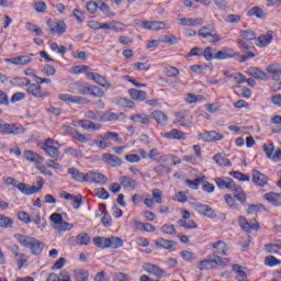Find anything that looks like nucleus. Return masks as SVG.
<instances>
[{
  "instance_id": "24",
  "label": "nucleus",
  "mask_w": 281,
  "mask_h": 281,
  "mask_svg": "<svg viewBox=\"0 0 281 281\" xmlns=\"http://www.w3.org/2000/svg\"><path fill=\"white\" fill-rule=\"evenodd\" d=\"M76 124L82 127L83 131H100V124H95L90 120H78Z\"/></svg>"
},
{
  "instance_id": "53",
  "label": "nucleus",
  "mask_w": 281,
  "mask_h": 281,
  "mask_svg": "<svg viewBox=\"0 0 281 281\" xmlns=\"http://www.w3.org/2000/svg\"><path fill=\"white\" fill-rule=\"evenodd\" d=\"M11 85H13V87H29L30 79L15 77L11 80Z\"/></svg>"
},
{
  "instance_id": "39",
  "label": "nucleus",
  "mask_w": 281,
  "mask_h": 281,
  "mask_svg": "<svg viewBox=\"0 0 281 281\" xmlns=\"http://www.w3.org/2000/svg\"><path fill=\"white\" fill-rule=\"evenodd\" d=\"M265 199L272 205H281V193H266Z\"/></svg>"
},
{
  "instance_id": "62",
  "label": "nucleus",
  "mask_w": 281,
  "mask_h": 281,
  "mask_svg": "<svg viewBox=\"0 0 281 281\" xmlns=\"http://www.w3.org/2000/svg\"><path fill=\"white\" fill-rule=\"evenodd\" d=\"M198 268L201 271H207L209 269H212V259L209 257V259L202 260L199 262Z\"/></svg>"
},
{
  "instance_id": "12",
  "label": "nucleus",
  "mask_w": 281,
  "mask_h": 281,
  "mask_svg": "<svg viewBox=\"0 0 281 281\" xmlns=\"http://www.w3.org/2000/svg\"><path fill=\"white\" fill-rule=\"evenodd\" d=\"M273 36H274L273 31H268L266 34L260 35L256 41L257 47H267L268 45H271V41H273Z\"/></svg>"
},
{
  "instance_id": "58",
  "label": "nucleus",
  "mask_w": 281,
  "mask_h": 281,
  "mask_svg": "<svg viewBox=\"0 0 281 281\" xmlns=\"http://www.w3.org/2000/svg\"><path fill=\"white\" fill-rule=\"evenodd\" d=\"M241 38H245L246 41H257L256 38V32L251 30H245L240 31Z\"/></svg>"
},
{
  "instance_id": "36",
  "label": "nucleus",
  "mask_w": 281,
  "mask_h": 281,
  "mask_svg": "<svg viewBox=\"0 0 281 281\" xmlns=\"http://www.w3.org/2000/svg\"><path fill=\"white\" fill-rule=\"evenodd\" d=\"M214 31V24H207L199 30L198 36H201L202 38H210V34H212Z\"/></svg>"
},
{
  "instance_id": "30",
  "label": "nucleus",
  "mask_w": 281,
  "mask_h": 281,
  "mask_svg": "<svg viewBox=\"0 0 281 281\" xmlns=\"http://www.w3.org/2000/svg\"><path fill=\"white\" fill-rule=\"evenodd\" d=\"M44 245L41 240L34 238L33 241L31 243V246L29 249H31L32 254H34V256H41V254H43V249H44Z\"/></svg>"
},
{
  "instance_id": "32",
  "label": "nucleus",
  "mask_w": 281,
  "mask_h": 281,
  "mask_svg": "<svg viewBox=\"0 0 281 281\" xmlns=\"http://www.w3.org/2000/svg\"><path fill=\"white\" fill-rule=\"evenodd\" d=\"M133 122H136L137 124H144L145 126H148L150 124V117L148 114H134L130 117Z\"/></svg>"
},
{
  "instance_id": "54",
  "label": "nucleus",
  "mask_w": 281,
  "mask_h": 281,
  "mask_svg": "<svg viewBox=\"0 0 281 281\" xmlns=\"http://www.w3.org/2000/svg\"><path fill=\"white\" fill-rule=\"evenodd\" d=\"M212 265H217L218 267H223V265H227L229 262L228 258H221L218 255L211 256Z\"/></svg>"
},
{
  "instance_id": "34",
  "label": "nucleus",
  "mask_w": 281,
  "mask_h": 281,
  "mask_svg": "<svg viewBox=\"0 0 281 281\" xmlns=\"http://www.w3.org/2000/svg\"><path fill=\"white\" fill-rule=\"evenodd\" d=\"M24 157H25L26 161H32L34 164H43V157H41V155H38L32 150H25Z\"/></svg>"
},
{
  "instance_id": "29",
  "label": "nucleus",
  "mask_w": 281,
  "mask_h": 281,
  "mask_svg": "<svg viewBox=\"0 0 281 281\" xmlns=\"http://www.w3.org/2000/svg\"><path fill=\"white\" fill-rule=\"evenodd\" d=\"M267 72L271 76L272 80L281 82V70L278 65H270L267 67Z\"/></svg>"
},
{
  "instance_id": "18",
  "label": "nucleus",
  "mask_w": 281,
  "mask_h": 281,
  "mask_svg": "<svg viewBox=\"0 0 281 281\" xmlns=\"http://www.w3.org/2000/svg\"><path fill=\"white\" fill-rule=\"evenodd\" d=\"M267 181H269V178L265 176L262 172L258 170L252 171V182L255 186H258L259 188H265L267 186Z\"/></svg>"
},
{
  "instance_id": "17",
  "label": "nucleus",
  "mask_w": 281,
  "mask_h": 281,
  "mask_svg": "<svg viewBox=\"0 0 281 281\" xmlns=\"http://www.w3.org/2000/svg\"><path fill=\"white\" fill-rule=\"evenodd\" d=\"M47 25L50 27V34H65L67 32V24L64 21H57L55 26L52 25V20L47 21Z\"/></svg>"
},
{
  "instance_id": "50",
  "label": "nucleus",
  "mask_w": 281,
  "mask_h": 281,
  "mask_svg": "<svg viewBox=\"0 0 281 281\" xmlns=\"http://www.w3.org/2000/svg\"><path fill=\"white\" fill-rule=\"evenodd\" d=\"M54 229H56V232H69L74 229V224H69L68 222H65V220H61L58 226H54Z\"/></svg>"
},
{
  "instance_id": "14",
  "label": "nucleus",
  "mask_w": 281,
  "mask_h": 281,
  "mask_svg": "<svg viewBox=\"0 0 281 281\" xmlns=\"http://www.w3.org/2000/svg\"><path fill=\"white\" fill-rule=\"evenodd\" d=\"M68 175H70L72 181H76L77 183L87 182V173L80 172L76 167L68 168Z\"/></svg>"
},
{
  "instance_id": "42",
  "label": "nucleus",
  "mask_w": 281,
  "mask_h": 281,
  "mask_svg": "<svg viewBox=\"0 0 281 281\" xmlns=\"http://www.w3.org/2000/svg\"><path fill=\"white\" fill-rule=\"evenodd\" d=\"M170 165H159L154 168V172L158 175V177H167V175H170Z\"/></svg>"
},
{
  "instance_id": "7",
  "label": "nucleus",
  "mask_w": 281,
  "mask_h": 281,
  "mask_svg": "<svg viewBox=\"0 0 281 281\" xmlns=\"http://www.w3.org/2000/svg\"><path fill=\"white\" fill-rule=\"evenodd\" d=\"M238 223L244 232H250L251 229L258 232L260 229V223L256 220L249 223L247 218L239 216Z\"/></svg>"
},
{
  "instance_id": "1",
  "label": "nucleus",
  "mask_w": 281,
  "mask_h": 281,
  "mask_svg": "<svg viewBox=\"0 0 281 281\" xmlns=\"http://www.w3.org/2000/svg\"><path fill=\"white\" fill-rule=\"evenodd\" d=\"M111 139L112 142H122L120 134L115 132H106L105 134L99 136V140H95V146L102 149L110 148Z\"/></svg>"
},
{
  "instance_id": "13",
  "label": "nucleus",
  "mask_w": 281,
  "mask_h": 281,
  "mask_svg": "<svg viewBox=\"0 0 281 281\" xmlns=\"http://www.w3.org/2000/svg\"><path fill=\"white\" fill-rule=\"evenodd\" d=\"M194 210H196L199 214H203V216H206L207 218H214V216H216L214 210L207 204L195 203Z\"/></svg>"
},
{
  "instance_id": "40",
  "label": "nucleus",
  "mask_w": 281,
  "mask_h": 281,
  "mask_svg": "<svg viewBox=\"0 0 281 281\" xmlns=\"http://www.w3.org/2000/svg\"><path fill=\"white\" fill-rule=\"evenodd\" d=\"M233 190H234V196L235 199H237V201H239V203H245V201H247V195L245 194L243 187H238L235 184Z\"/></svg>"
},
{
  "instance_id": "23",
  "label": "nucleus",
  "mask_w": 281,
  "mask_h": 281,
  "mask_svg": "<svg viewBox=\"0 0 281 281\" xmlns=\"http://www.w3.org/2000/svg\"><path fill=\"white\" fill-rule=\"evenodd\" d=\"M88 78L93 80L97 85L102 86L103 88L111 89V82L106 81V79L99 74L88 72Z\"/></svg>"
},
{
  "instance_id": "5",
  "label": "nucleus",
  "mask_w": 281,
  "mask_h": 281,
  "mask_svg": "<svg viewBox=\"0 0 281 281\" xmlns=\"http://www.w3.org/2000/svg\"><path fill=\"white\" fill-rule=\"evenodd\" d=\"M58 100L61 102H67L68 104H90L91 100L85 97H78L74 94L61 93L58 95Z\"/></svg>"
},
{
  "instance_id": "10",
  "label": "nucleus",
  "mask_w": 281,
  "mask_h": 281,
  "mask_svg": "<svg viewBox=\"0 0 281 281\" xmlns=\"http://www.w3.org/2000/svg\"><path fill=\"white\" fill-rule=\"evenodd\" d=\"M70 91H78L80 95H89V86L82 81H72L68 85Z\"/></svg>"
},
{
  "instance_id": "55",
  "label": "nucleus",
  "mask_w": 281,
  "mask_h": 281,
  "mask_svg": "<svg viewBox=\"0 0 281 281\" xmlns=\"http://www.w3.org/2000/svg\"><path fill=\"white\" fill-rule=\"evenodd\" d=\"M72 74L75 76H78V74H86L88 76V74H91V68L89 66H75L72 67Z\"/></svg>"
},
{
  "instance_id": "19",
  "label": "nucleus",
  "mask_w": 281,
  "mask_h": 281,
  "mask_svg": "<svg viewBox=\"0 0 281 281\" xmlns=\"http://www.w3.org/2000/svg\"><path fill=\"white\" fill-rule=\"evenodd\" d=\"M215 183L220 188V190H234L236 188V182L228 178L227 180H223V178H215Z\"/></svg>"
},
{
  "instance_id": "52",
  "label": "nucleus",
  "mask_w": 281,
  "mask_h": 281,
  "mask_svg": "<svg viewBox=\"0 0 281 281\" xmlns=\"http://www.w3.org/2000/svg\"><path fill=\"white\" fill-rule=\"evenodd\" d=\"M117 120H120V115H117V113L111 111L103 112L102 122H115Z\"/></svg>"
},
{
  "instance_id": "61",
  "label": "nucleus",
  "mask_w": 281,
  "mask_h": 281,
  "mask_svg": "<svg viewBox=\"0 0 281 281\" xmlns=\"http://www.w3.org/2000/svg\"><path fill=\"white\" fill-rule=\"evenodd\" d=\"M229 176L233 177L234 179H237V181H249V176L239 172V171H231Z\"/></svg>"
},
{
  "instance_id": "43",
  "label": "nucleus",
  "mask_w": 281,
  "mask_h": 281,
  "mask_svg": "<svg viewBox=\"0 0 281 281\" xmlns=\"http://www.w3.org/2000/svg\"><path fill=\"white\" fill-rule=\"evenodd\" d=\"M201 183H205V177H199L194 180L187 179L186 184L191 188V190H196Z\"/></svg>"
},
{
  "instance_id": "26",
  "label": "nucleus",
  "mask_w": 281,
  "mask_h": 281,
  "mask_svg": "<svg viewBox=\"0 0 281 281\" xmlns=\"http://www.w3.org/2000/svg\"><path fill=\"white\" fill-rule=\"evenodd\" d=\"M223 137L224 136L216 131L204 132L202 134L203 142H218L223 139Z\"/></svg>"
},
{
  "instance_id": "4",
  "label": "nucleus",
  "mask_w": 281,
  "mask_h": 281,
  "mask_svg": "<svg viewBox=\"0 0 281 281\" xmlns=\"http://www.w3.org/2000/svg\"><path fill=\"white\" fill-rule=\"evenodd\" d=\"M56 144V140L47 138L42 145V150H44V153H46V155L50 157V159H58V157H60V150H58Z\"/></svg>"
},
{
  "instance_id": "41",
  "label": "nucleus",
  "mask_w": 281,
  "mask_h": 281,
  "mask_svg": "<svg viewBox=\"0 0 281 281\" xmlns=\"http://www.w3.org/2000/svg\"><path fill=\"white\" fill-rule=\"evenodd\" d=\"M85 117L94 120V122H102L103 112L89 110L85 113Z\"/></svg>"
},
{
  "instance_id": "60",
  "label": "nucleus",
  "mask_w": 281,
  "mask_h": 281,
  "mask_svg": "<svg viewBox=\"0 0 281 281\" xmlns=\"http://www.w3.org/2000/svg\"><path fill=\"white\" fill-rule=\"evenodd\" d=\"M162 196H164V194L161 193V190H159V189L153 190L151 201H154V203L161 204L164 201Z\"/></svg>"
},
{
  "instance_id": "59",
  "label": "nucleus",
  "mask_w": 281,
  "mask_h": 281,
  "mask_svg": "<svg viewBox=\"0 0 281 281\" xmlns=\"http://www.w3.org/2000/svg\"><path fill=\"white\" fill-rule=\"evenodd\" d=\"M226 205L231 206L232 210H238V203H236V199L232 196V194L224 195Z\"/></svg>"
},
{
  "instance_id": "3",
  "label": "nucleus",
  "mask_w": 281,
  "mask_h": 281,
  "mask_svg": "<svg viewBox=\"0 0 281 281\" xmlns=\"http://www.w3.org/2000/svg\"><path fill=\"white\" fill-rule=\"evenodd\" d=\"M135 24L138 27H143L144 30H153L154 32H159V30H168V25L164 21H142L135 20Z\"/></svg>"
},
{
  "instance_id": "6",
  "label": "nucleus",
  "mask_w": 281,
  "mask_h": 281,
  "mask_svg": "<svg viewBox=\"0 0 281 281\" xmlns=\"http://www.w3.org/2000/svg\"><path fill=\"white\" fill-rule=\"evenodd\" d=\"M144 269L147 271V273H151V276H155L156 278H168V276H170L168 272H166V270L161 269L157 265L146 263Z\"/></svg>"
},
{
  "instance_id": "11",
  "label": "nucleus",
  "mask_w": 281,
  "mask_h": 281,
  "mask_svg": "<svg viewBox=\"0 0 281 281\" xmlns=\"http://www.w3.org/2000/svg\"><path fill=\"white\" fill-rule=\"evenodd\" d=\"M102 160L108 164V166H111L112 168H120L124 161L121 160L120 157L113 154H103Z\"/></svg>"
},
{
  "instance_id": "44",
  "label": "nucleus",
  "mask_w": 281,
  "mask_h": 281,
  "mask_svg": "<svg viewBox=\"0 0 281 281\" xmlns=\"http://www.w3.org/2000/svg\"><path fill=\"white\" fill-rule=\"evenodd\" d=\"M88 95H93L94 98H104V90L98 86H89Z\"/></svg>"
},
{
  "instance_id": "63",
  "label": "nucleus",
  "mask_w": 281,
  "mask_h": 281,
  "mask_svg": "<svg viewBox=\"0 0 281 281\" xmlns=\"http://www.w3.org/2000/svg\"><path fill=\"white\" fill-rule=\"evenodd\" d=\"M161 232L164 234H168L169 236H175V234H177V228H175V225L172 224H165L161 227Z\"/></svg>"
},
{
  "instance_id": "64",
  "label": "nucleus",
  "mask_w": 281,
  "mask_h": 281,
  "mask_svg": "<svg viewBox=\"0 0 281 281\" xmlns=\"http://www.w3.org/2000/svg\"><path fill=\"white\" fill-rule=\"evenodd\" d=\"M110 30L112 32H123L124 31V24L119 21H112L110 22Z\"/></svg>"
},
{
  "instance_id": "49",
  "label": "nucleus",
  "mask_w": 281,
  "mask_h": 281,
  "mask_svg": "<svg viewBox=\"0 0 281 281\" xmlns=\"http://www.w3.org/2000/svg\"><path fill=\"white\" fill-rule=\"evenodd\" d=\"M77 245H91V236L87 233H80L77 236Z\"/></svg>"
},
{
  "instance_id": "25",
  "label": "nucleus",
  "mask_w": 281,
  "mask_h": 281,
  "mask_svg": "<svg viewBox=\"0 0 281 281\" xmlns=\"http://www.w3.org/2000/svg\"><path fill=\"white\" fill-rule=\"evenodd\" d=\"M176 122L180 124V126H184L186 128H190V126H192V120L187 113L183 112H179L176 114Z\"/></svg>"
},
{
  "instance_id": "46",
  "label": "nucleus",
  "mask_w": 281,
  "mask_h": 281,
  "mask_svg": "<svg viewBox=\"0 0 281 281\" xmlns=\"http://www.w3.org/2000/svg\"><path fill=\"white\" fill-rule=\"evenodd\" d=\"M247 16H256L257 19H265V11L260 7H254L247 12Z\"/></svg>"
},
{
  "instance_id": "15",
  "label": "nucleus",
  "mask_w": 281,
  "mask_h": 281,
  "mask_svg": "<svg viewBox=\"0 0 281 281\" xmlns=\"http://www.w3.org/2000/svg\"><path fill=\"white\" fill-rule=\"evenodd\" d=\"M27 92L34 98H49V92L41 90V86L36 83H30Z\"/></svg>"
},
{
  "instance_id": "21",
  "label": "nucleus",
  "mask_w": 281,
  "mask_h": 281,
  "mask_svg": "<svg viewBox=\"0 0 281 281\" xmlns=\"http://www.w3.org/2000/svg\"><path fill=\"white\" fill-rule=\"evenodd\" d=\"M151 117L157 122V124H160V126H168V115H166L164 111L156 110L151 112Z\"/></svg>"
},
{
  "instance_id": "33",
  "label": "nucleus",
  "mask_w": 281,
  "mask_h": 281,
  "mask_svg": "<svg viewBox=\"0 0 281 281\" xmlns=\"http://www.w3.org/2000/svg\"><path fill=\"white\" fill-rule=\"evenodd\" d=\"M14 238L20 243V245H22V247H26L29 249L32 246V243L34 241V237H27L22 234H15Z\"/></svg>"
},
{
  "instance_id": "35",
  "label": "nucleus",
  "mask_w": 281,
  "mask_h": 281,
  "mask_svg": "<svg viewBox=\"0 0 281 281\" xmlns=\"http://www.w3.org/2000/svg\"><path fill=\"white\" fill-rule=\"evenodd\" d=\"M164 137H166L167 139H186V133L173 128L169 133H165Z\"/></svg>"
},
{
  "instance_id": "8",
  "label": "nucleus",
  "mask_w": 281,
  "mask_h": 281,
  "mask_svg": "<svg viewBox=\"0 0 281 281\" xmlns=\"http://www.w3.org/2000/svg\"><path fill=\"white\" fill-rule=\"evenodd\" d=\"M86 182H91V183H99L100 186H104V183H106L109 181V178H106V176L100 173V172H95V171H89L87 172L86 176Z\"/></svg>"
},
{
  "instance_id": "56",
  "label": "nucleus",
  "mask_w": 281,
  "mask_h": 281,
  "mask_svg": "<svg viewBox=\"0 0 281 281\" xmlns=\"http://www.w3.org/2000/svg\"><path fill=\"white\" fill-rule=\"evenodd\" d=\"M65 153H66V155H69L70 157H75V158L85 157V154H82L81 150H78L77 148H74V147L66 148Z\"/></svg>"
},
{
  "instance_id": "16",
  "label": "nucleus",
  "mask_w": 281,
  "mask_h": 281,
  "mask_svg": "<svg viewBox=\"0 0 281 281\" xmlns=\"http://www.w3.org/2000/svg\"><path fill=\"white\" fill-rule=\"evenodd\" d=\"M157 249H167V251H175L177 243L164 238H158L155 240Z\"/></svg>"
},
{
  "instance_id": "48",
  "label": "nucleus",
  "mask_w": 281,
  "mask_h": 281,
  "mask_svg": "<svg viewBox=\"0 0 281 281\" xmlns=\"http://www.w3.org/2000/svg\"><path fill=\"white\" fill-rule=\"evenodd\" d=\"M95 247H100V249H109V238L105 237H95L93 239Z\"/></svg>"
},
{
  "instance_id": "20",
  "label": "nucleus",
  "mask_w": 281,
  "mask_h": 281,
  "mask_svg": "<svg viewBox=\"0 0 281 281\" xmlns=\"http://www.w3.org/2000/svg\"><path fill=\"white\" fill-rule=\"evenodd\" d=\"M119 181L125 190H135L137 188V181L128 176H122Z\"/></svg>"
},
{
  "instance_id": "9",
  "label": "nucleus",
  "mask_w": 281,
  "mask_h": 281,
  "mask_svg": "<svg viewBox=\"0 0 281 281\" xmlns=\"http://www.w3.org/2000/svg\"><path fill=\"white\" fill-rule=\"evenodd\" d=\"M236 56H240V53H236L229 47H224L214 55V58L216 60H227V58H236Z\"/></svg>"
},
{
  "instance_id": "2",
  "label": "nucleus",
  "mask_w": 281,
  "mask_h": 281,
  "mask_svg": "<svg viewBox=\"0 0 281 281\" xmlns=\"http://www.w3.org/2000/svg\"><path fill=\"white\" fill-rule=\"evenodd\" d=\"M25 128L14 123L9 124L3 120H0V135H23Z\"/></svg>"
},
{
  "instance_id": "45",
  "label": "nucleus",
  "mask_w": 281,
  "mask_h": 281,
  "mask_svg": "<svg viewBox=\"0 0 281 281\" xmlns=\"http://www.w3.org/2000/svg\"><path fill=\"white\" fill-rule=\"evenodd\" d=\"M109 240V249H120V247L124 246V241L120 237H110Z\"/></svg>"
},
{
  "instance_id": "57",
  "label": "nucleus",
  "mask_w": 281,
  "mask_h": 281,
  "mask_svg": "<svg viewBox=\"0 0 281 281\" xmlns=\"http://www.w3.org/2000/svg\"><path fill=\"white\" fill-rule=\"evenodd\" d=\"M265 248L268 254H278L281 249V240L278 244H266Z\"/></svg>"
},
{
  "instance_id": "27",
  "label": "nucleus",
  "mask_w": 281,
  "mask_h": 281,
  "mask_svg": "<svg viewBox=\"0 0 281 281\" xmlns=\"http://www.w3.org/2000/svg\"><path fill=\"white\" fill-rule=\"evenodd\" d=\"M212 249L216 250V254L220 256H227L228 247L227 244L223 240L215 241L211 245Z\"/></svg>"
},
{
  "instance_id": "28",
  "label": "nucleus",
  "mask_w": 281,
  "mask_h": 281,
  "mask_svg": "<svg viewBox=\"0 0 281 281\" xmlns=\"http://www.w3.org/2000/svg\"><path fill=\"white\" fill-rule=\"evenodd\" d=\"M248 74L256 80H269L267 72L259 70L257 67H249Z\"/></svg>"
},
{
  "instance_id": "31",
  "label": "nucleus",
  "mask_w": 281,
  "mask_h": 281,
  "mask_svg": "<svg viewBox=\"0 0 281 281\" xmlns=\"http://www.w3.org/2000/svg\"><path fill=\"white\" fill-rule=\"evenodd\" d=\"M46 281H71V277L69 276V272L61 271L59 277L56 273H50Z\"/></svg>"
},
{
  "instance_id": "38",
  "label": "nucleus",
  "mask_w": 281,
  "mask_h": 281,
  "mask_svg": "<svg viewBox=\"0 0 281 281\" xmlns=\"http://www.w3.org/2000/svg\"><path fill=\"white\" fill-rule=\"evenodd\" d=\"M217 166H221L222 168H225L227 166H232V161L227 158V156L223 154H217L213 157Z\"/></svg>"
},
{
  "instance_id": "37",
  "label": "nucleus",
  "mask_w": 281,
  "mask_h": 281,
  "mask_svg": "<svg viewBox=\"0 0 281 281\" xmlns=\"http://www.w3.org/2000/svg\"><path fill=\"white\" fill-rule=\"evenodd\" d=\"M128 93L132 98V100H138V102H144L146 100V92L137 89H130Z\"/></svg>"
},
{
  "instance_id": "51",
  "label": "nucleus",
  "mask_w": 281,
  "mask_h": 281,
  "mask_svg": "<svg viewBox=\"0 0 281 281\" xmlns=\"http://www.w3.org/2000/svg\"><path fill=\"white\" fill-rule=\"evenodd\" d=\"M12 225H14V221H12V218L0 214V227L3 229H9V227H12Z\"/></svg>"
},
{
  "instance_id": "47",
  "label": "nucleus",
  "mask_w": 281,
  "mask_h": 281,
  "mask_svg": "<svg viewBox=\"0 0 281 281\" xmlns=\"http://www.w3.org/2000/svg\"><path fill=\"white\" fill-rule=\"evenodd\" d=\"M75 281H89V271L87 270H75Z\"/></svg>"
},
{
  "instance_id": "22",
  "label": "nucleus",
  "mask_w": 281,
  "mask_h": 281,
  "mask_svg": "<svg viewBox=\"0 0 281 281\" xmlns=\"http://www.w3.org/2000/svg\"><path fill=\"white\" fill-rule=\"evenodd\" d=\"M70 135L72 138H75L77 142H80L81 144H89V142H91L92 139L90 134H81L76 128H72L70 131Z\"/></svg>"
}]
</instances>
